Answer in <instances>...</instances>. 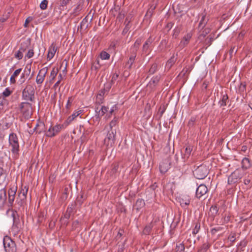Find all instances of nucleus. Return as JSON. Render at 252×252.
I'll return each instance as SVG.
<instances>
[{"instance_id":"1","label":"nucleus","mask_w":252,"mask_h":252,"mask_svg":"<svg viewBox=\"0 0 252 252\" xmlns=\"http://www.w3.org/2000/svg\"><path fill=\"white\" fill-rule=\"evenodd\" d=\"M8 142L12 154L17 157L20 151L19 140L17 134L14 132L10 133L9 135Z\"/></svg>"},{"instance_id":"2","label":"nucleus","mask_w":252,"mask_h":252,"mask_svg":"<svg viewBox=\"0 0 252 252\" xmlns=\"http://www.w3.org/2000/svg\"><path fill=\"white\" fill-rule=\"evenodd\" d=\"M35 91L32 85H27L22 91V99L26 101H34Z\"/></svg>"},{"instance_id":"3","label":"nucleus","mask_w":252,"mask_h":252,"mask_svg":"<svg viewBox=\"0 0 252 252\" xmlns=\"http://www.w3.org/2000/svg\"><path fill=\"white\" fill-rule=\"evenodd\" d=\"M244 176V172L239 169L233 171L228 177L227 183L229 185H235L239 182Z\"/></svg>"},{"instance_id":"4","label":"nucleus","mask_w":252,"mask_h":252,"mask_svg":"<svg viewBox=\"0 0 252 252\" xmlns=\"http://www.w3.org/2000/svg\"><path fill=\"white\" fill-rule=\"evenodd\" d=\"M19 109L25 119H29L32 115V105L29 102H21L19 105Z\"/></svg>"},{"instance_id":"5","label":"nucleus","mask_w":252,"mask_h":252,"mask_svg":"<svg viewBox=\"0 0 252 252\" xmlns=\"http://www.w3.org/2000/svg\"><path fill=\"white\" fill-rule=\"evenodd\" d=\"M193 175L198 179H204L209 173V170L205 165L201 164L193 171Z\"/></svg>"},{"instance_id":"6","label":"nucleus","mask_w":252,"mask_h":252,"mask_svg":"<svg viewBox=\"0 0 252 252\" xmlns=\"http://www.w3.org/2000/svg\"><path fill=\"white\" fill-rule=\"evenodd\" d=\"M3 244L6 252H16V244L9 237L6 236L3 238Z\"/></svg>"},{"instance_id":"7","label":"nucleus","mask_w":252,"mask_h":252,"mask_svg":"<svg viewBox=\"0 0 252 252\" xmlns=\"http://www.w3.org/2000/svg\"><path fill=\"white\" fill-rule=\"evenodd\" d=\"M116 129L111 128L108 130L106 137L104 139V143L107 146L112 147L116 141Z\"/></svg>"},{"instance_id":"8","label":"nucleus","mask_w":252,"mask_h":252,"mask_svg":"<svg viewBox=\"0 0 252 252\" xmlns=\"http://www.w3.org/2000/svg\"><path fill=\"white\" fill-rule=\"evenodd\" d=\"M64 128L61 124H57L54 126H51L45 133L47 137H53L58 134L62 129Z\"/></svg>"},{"instance_id":"9","label":"nucleus","mask_w":252,"mask_h":252,"mask_svg":"<svg viewBox=\"0 0 252 252\" xmlns=\"http://www.w3.org/2000/svg\"><path fill=\"white\" fill-rule=\"evenodd\" d=\"M93 17L89 18V15H87L81 21L80 25L77 28V31H79L81 34L83 32H86L89 24L92 22Z\"/></svg>"},{"instance_id":"10","label":"nucleus","mask_w":252,"mask_h":252,"mask_svg":"<svg viewBox=\"0 0 252 252\" xmlns=\"http://www.w3.org/2000/svg\"><path fill=\"white\" fill-rule=\"evenodd\" d=\"M208 192V189L206 185L204 184L200 185L196 189L195 195L197 198H201L202 197H204L205 199L206 194Z\"/></svg>"},{"instance_id":"11","label":"nucleus","mask_w":252,"mask_h":252,"mask_svg":"<svg viewBox=\"0 0 252 252\" xmlns=\"http://www.w3.org/2000/svg\"><path fill=\"white\" fill-rule=\"evenodd\" d=\"M95 116L97 118L100 119L104 114L108 111L109 108L105 106L100 105L95 106Z\"/></svg>"},{"instance_id":"12","label":"nucleus","mask_w":252,"mask_h":252,"mask_svg":"<svg viewBox=\"0 0 252 252\" xmlns=\"http://www.w3.org/2000/svg\"><path fill=\"white\" fill-rule=\"evenodd\" d=\"M12 216L13 217V223L11 229L15 234H18L21 228L20 221L18 218H16L15 213H12Z\"/></svg>"},{"instance_id":"13","label":"nucleus","mask_w":252,"mask_h":252,"mask_svg":"<svg viewBox=\"0 0 252 252\" xmlns=\"http://www.w3.org/2000/svg\"><path fill=\"white\" fill-rule=\"evenodd\" d=\"M47 72L48 68L46 67L39 70L36 78V82L37 84H41L43 82Z\"/></svg>"},{"instance_id":"14","label":"nucleus","mask_w":252,"mask_h":252,"mask_svg":"<svg viewBox=\"0 0 252 252\" xmlns=\"http://www.w3.org/2000/svg\"><path fill=\"white\" fill-rule=\"evenodd\" d=\"M45 126L44 124L42 122H38L35 127L33 128V131H35L38 134H41L42 132L46 133Z\"/></svg>"},{"instance_id":"15","label":"nucleus","mask_w":252,"mask_h":252,"mask_svg":"<svg viewBox=\"0 0 252 252\" xmlns=\"http://www.w3.org/2000/svg\"><path fill=\"white\" fill-rule=\"evenodd\" d=\"M209 19V16H207L206 14H202L201 18L198 25V29L200 31L203 30L206 25L208 23Z\"/></svg>"},{"instance_id":"16","label":"nucleus","mask_w":252,"mask_h":252,"mask_svg":"<svg viewBox=\"0 0 252 252\" xmlns=\"http://www.w3.org/2000/svg\"><path fill=\"white\" fill-rule=\"evenodd\" d=\"M221 98L219 102V104L220 107L226 106L228 102V96L226 92H221L220 93Z\"/></svg>"},{"instance_id":"17","label":"nucleus","mask_w":252,"mask_h":252,"mask_svg":"<svg viewBox=\"0 0 252 252\" xmlns=\"http://www.w3.org/2000/svg\"><path fill=\"white\" fill-rule=\"evenodd\" d=\"M154 39L151 36H150L144 43L143 45L142 51L143 53L146 54L149 51V47L152 42L154 41Z\"/></svg>"},{"instance_id":"18","label":"nucleus","mask_w":252,"mask_h":252,"mask_svg":"<svg viewBox=\"0 0 252 252\" xmlns=\"http://www.w3.org/2000/svg\"><path fill=\"white\" fill-rule=\"evenodd\" d=\"M57 48L55 47V45L54 44V43H52L48 49L47 57V59L48 61H50L54 57Z\"/></svg>"},{"instance_id":"19","label":"nucleus","mask_w":252,"mask_h":252,"mask_svg":"<svg viewBox=\"0 0 252 252\" xmlns=\"http://www.w3.org/2000/svg\"><path fill=\"white\" fill-rule=\"evenodd\" d=\"M177 54L175 55L173 54L170 58L167 61L166 65H165V68H167L168 70L170 69L171 67L174 64L175 62L177 61Z\"/></svg>"},{"instance_id":"20","label":"nucleus","mask_w":252,"mask_h":252,"mask_svg":"<svg viewBox=\"0 0 252 252\" xmlns=\"http://www.w3.org/2000/svg\"><path fill=\"white\" fill-rule=\"evenodd\" d=\"M6 200V191L5 188L0 189V206H3Z\"/></svg>"},{"instance_id":"21","label":"nucleus","mask_w":252,"mask_h":252,"mask_svg":"<svg viewBox=\"0 0 252 252\" xmlns=\"http://www.w3.org/2000/svg\"><path fill=\"white\" fill-rule=\"evenodd\" d=\"M190 38H191V36L189 34H188L186 35H185V36H184L183 39H182V40L180 42V46L182 48L185 47L186 46H187L189 44Z\"/></svg>"},{"instance_id":"22","label":"nucleus","mask_w":252,"mask_h":252,"mask_svg":"<svg viewBox=\"0 0 252 252\" xmlns=\"http://www.w3.org/2000/svg\"><path fill=\"white\" fill-rule=\"evenodd\" d=\"M192 151V148L190 145H187L185 149V153L182 158L184 160L187 159L190 156Z\"/></svg>"},{"instance_id":"23","label":"nucleus","mask_w":252,"mask_h":252,"mask_svg":"<svg viewBox=\"0 0 252 252\" xmlns=\"http://www.w3.org/2000/svg\"><path fill=\"white\" fill-rule=\"evenodd\" d=\"M190 202V198L189 196L184 195L180 200V203L182 206L189 205Z\"/></svg>"},{"instance_id":"24","label":"nucleus","mask_w":252,"mask_h":252,"mask_svg":"<svg viewBox=\"0 0 252 252\" xmlns=\"http://www.w3.org/2000/svg\"><path fill=\"white\" fill-rule=\"evenodd\" d=\"M27 197L20 193L18 192V197L16 200L17 203L20 206H22L25 201Z\"/></svg>"},{"instance_id":"25","label":"nucleus","mask_w":252,"mask_h":252,"mask_svg":"<svg viewBox=\"0 0 252 252\" xmlns=\"http://www.w3.org/2000/svg\"><path fill=\"white\" fill-rule=\"evenodd\" d=\"M7 177L5 171L3 168L0 167V185H2L5 182Z\"/></svg>"},{"instance_id":"26","label":"nucleus","mask_w":252,"mask_h":252,"mask_svg":"<svg viewBox=\"0 0 252 252\" xmlns=\"http://www.w3.org/2000/svg\"><path fill=\"white\" fill-rule=\"evenodd\" d=\"M145 205V203L144 200L143 199H138L135 203V206L136 207V209L137 211L140 210L142 208H143Z\"/></svg>"},{"instance_id":"27","label":"nucleus","mask_w":252,"mask_h":252,"mask_svg":"<svg viewBox=\"0 0 252 252\" xmlns=\"http://www.w3.org/2000/svg\"><path fill=\"white\" fill-rule=\"evenodd\" d=\"M58 71V68L57 67L53 68L49 76V82L50 83H52L53 81L57 76Z\"/></svg>"},{"instance_id":"28","label":"nucleus","mask_w":252,"mask_h":252,"mask_svg":"<svg viewBox=\"0 0 252 252\" xmlns=\"http://www.w3.org/2000/svg\"><path fill=\"white\" fill-rule=\"evenodd\" d=\"M136 56V53H133L132 55H131L126 63V65H127V68L130 69L131 68L132 65L134 63L135 61V59Z\"/></svg>"},{"instance_id":"29","label":"nucleus","mask_w":252,"mask_h":252,"mask_svg":"<svg viewBox=\"0 0 252 252\" xmlns=\"http://www.w3.org/2000/svg\"><path fill=\"white\" fill-rule=\"evenodd\" d=\"M169 168V165L167 162H162L159 164V169L161 173H165Z\"/></svg>"},{"instance_id":"30","label":"nucleus","mask_w":252,"mask_h":252,"mask_svg":"<svg viewBox=\"0 0 252 252\" xmlns=\"http://www.w3.org/2000/svg\"><path fill=\"white\" fill-rule=\"evenodd\" d=\"M30 45V41L27 40L26 41L23 42L21 44V46L19 50L23 53L29 47Z\"/></svg>"},{"instance_id":"31","label":"nucleus","mask_w":252,"mask_h":252,"mask_svg":"<svg viewBox=\"0 0 252 252\" xmlns=\"http://www.w3.org/2000/svg\"><path fill=\"white\" fill-rule=\"evenodd\" d=\"M153 227V224L152 222L147 225L143 230V233L145 235H149L151 233Z\"/></svg>"},{"instance_id":"32","label":"nucleus","mask_w":252,"mask_h":252,"mask_svg":"<svg viewBox=\"0 0 252 252\" xmlns=\"http://www.w3.org/2000/svg\"><path fill=\"white\" fill-rule=\"evenodd\" d=\"M242 164L243 168L248 169L250 168L251 166L250 160L247 158H244L242 161Z\"/></svg>"},{"instance_id":"33","label":"nucleus","mask_w":252,"mask_h":252,"mask_svg":"<svg viewBox=\"0 0 252 252\" xmlns=\"http://www.w3.org/2000/svg\"><path fill=\"white\" fill-rule=\"evenodd\" d=\"M86 199V197L82 193L80 196H78L76 200V204L78 205L80 207L81 206L84 200Z\"/></svg>"},{"instance_id":"34","label":"nucleus","mask_w":252,"mask_h":252,"mask_svg":"<svg viewBox=\"0 0 252 252\" xmlns=\"http://www.w3.org/2000/svg\"><path fill=\"white\" fill-rule=\"evenodd\" d=\"M210 246V244L207 242L204 243L199 249L197 252H207Z\"/></svg>"},{"instance_id":"35","label":"nucleus","mask_w":252,"mask_h":252,"mask_svg":"<svg viewBox=\"0 0 252 252\" xmlns=\"http://www.w3.org/2000/svg\"><path fill=\"white\" fill-rule=\"evenodd\" d=\"M125 23H126V26L122 32V34L125 35L129 31L131 26L130 25V21H128L127 18L125 20Z\"/></svg>"},{"instance_id":"36","label":"nucleus","mask_w":252,"mask_h":252,"mask_svg":"<svg viewBox=\"0 0 252 252\" xmlns=\"http://www.w3.org/2000/svg\"><path fill=\"white\" fill-rule=\"evenodd\" d=\"M71 0H60V9L63 10Z\"/></svg>"},{"instance_id":"37","label":"nucleus","mask_w":252,"mask_h":252,"mask_svg":"<svg viewBox=\"0 0 252 252\" xmlns=\"http://www.w3.org/2000/svg\"><path fill=\"white\" fill-rule=\"evenodd\" d=\"M142 42V39L141 38H139L136 39L134 45H133V48H134V53H136L138 49H139V46Z\"/></svg>"},{"instance_id":"38","label":"nucleus","mask_w":252,"mask_h":252,"mask_svg":"<svg viewBox=\"0 0 252 252\" xmlns=\"http://www.w3.org/2000/svg\"><path fill=\"white\" fill-rule=\"evenodd\" d=\"M17 188L16 186H10V188L8 191V195L15 196L17 191Z\"/></svg>"},{"instance_id":"39","label":"nucleus","mask_w":252,"mask_h":252,"mask_svg":"<svg viewBox=\"0 0 252 252\" xmlns=\"http://www.w3.org/2000/svg\"><path fill=\"white\" fill-rule=\"evenodd\" d=\"M185 246L183 243L176 244L175 252H183L185 251Z\"/></svg>"},{"instance_id":"40","label":"nucleus","mask_w":252,"mask_h":252,"mask_svg":"<svg viewBox=\"0 0 252 252\" xmlns=\"http://www.w3.org/2000/svg\"><path fill=\"white\" fill-rule=\"evenodd\" d=\"M103 96L101 94H97L95 103V106L100 105L103 103Z\"/></svg>"},{"instance_id":"41","label":"nucleus","mask_w":252,"mask_h":252,"mask_svg":"<svg viewBox=\"0 0 252 252\" xmlns=\"http://www.w3.org/2000/svg\"><path fill=\"white\" fill-rule=\"evenodd\" d=\"M118 123V119L116 117L114 118V119L110 122L109 124V129L111 130V128H113L115 127Z\"/></svg>"},{"instance_id":"42","label":"nucleus","mask_w":252,"mask_h":252,"mask_svg":"<svg viewBox=\"0 0 252 252\" xmlns=\"http://www.w3.org/2000/svg\"><path fill=\"white\" fill-rule=\"evenodd\" d=\"M158 69V65L157 63H153L151 66L149 70V74L152 75L155 73Z\"/></svg>"},{"instance_id":"43","label":"nucleus","mask_w":252,"mask_h":252,"mask_svg":"<svg viewBox=\"0 0 252 252\" xmlns=\"http://www.w3.org/2000/svg\"><path fill=\"white\" fill-rule=\"evenodd\" d=\"M223 229H224L223 227H222L221 226H218L217 227H215L211 229V233H212V235H214L217 232L222 231Z\"/></svg>"},{"instance_id":"44","label":"nucleus","mask_w":252,"mask_h":252,"mask_svg":"<svg viewBox=\"0 0 252 252\" xmlns=\"http://www.w3.org/2000/svg\"><path fill=\"white\" fill-rule=\"evenodd\" d=\"M31 65H27L22 74L26 77H28L31 73Z\"/></svg>"},{"instance_id":"45","label":"nucleus","mask_w":252,"mask_h":252,"mask_svg":"<svg viewBox=\"0 0 252 252\" xmlns=\"http://www.w3.org/2000/svg\"><path fill=\"white\" fill-rule=\"evenodd\" d=\"M200 228V223L197 221L195 224L194 228L193 229L192 233L193 234H196L198 232Z\"/></svg>"},{"instance_id":"46","label":"nucleus","mask_w":252,"mask_h":252,"mask_svg":"<svg viewBox=\"0 0 252 252\" xmlns=\"http://www.w3.org/2000/svg\"><path fill=\"white\" fill-rule=\"evenodd\" d=\"M119 44V40H116L113 41L111 42V43L110 44L109 48L111 49L115 50V49L117 47H118Z\"/></svg>"},{"instance_id":"47","label":"nucleus","mask_w":252,"mask_h":252,"mask_svg":"<svg viewBox=\"0 0 252 252\" xmlns=\"http://www.w3.org/2000/svg\"><path fill=\"white\" fill-rule=\"evenodd\" d=\"M112 168L111 171V173L113 174H115L118 171L119 164L118 163H114L112 165Z\"/></svg>"},{"instance_id":"48","label":"nucleus","mask_w":252,"mask_h":252,"mask_svg":"<svg viewBox=\"0 0 252 252\" xmlns=\"http://www.w3.org/2000/svg\"><path fill=\"white\" fill-rule=\"evenodd\" d=\"M100 57L102 60H108L110 56L107 52L102 51L100 54Z\"/></svg>"},{"instance_id":"49","label":"nucleus","mask_w":252,"mask_h":252,"mask_svg":"<svg viewBox=\"0 0 252 252\" xmlns=\"http://www.w3.org/2000/svg\"><path fill=\"white\" fill-rule=\"evenodd\" d=\"M73 120V117H72L71 116L68 117L66 120L62 124L63 127L65 128L68 126Z\"/></svg>"},{"instance_id":"50","label":"nucleus","mask_w":252,"mask_h":252,"mask_svg":"<svg viewBox=\"0 0 252 252\" xmlns=\"http://www.w3.org/2000/svg\"><path fill=\"white\" fill-rule=\"evenodd\" d=\"M15 198V196L8 195V206L9 207H12L13 206Z\"/></svg>"},{"instance_id":"51","label":"nucleus","mask_w":252,"mask_h":252,"mask_svg":"<svg viewBox=\"0 0 252 252\" xmlns=\"http://www.w3.org/2000/svg\"><path fill=\"white\" fill-rule=\"evenodd\" d=\"M252 181V174H249L247 177L244 179V183L247 185L250 184Z\"/></svg>"},{"instance_id":"52","label":"nucleus","mask_w":252,"mask_h":252,"mask_svg":"<svg viewBox=\"0 0 252 252\" xmlns=\"http://www.w3.org/2000/svg\"><path fill=\"white\" fill-rule=\"evenodd\" d=\"M81 9L82 6L80 4H78L73 10V14L74 15V16L78 15Z\"/></svg>"},{"instance_id":"53","label":"nucleus","mask_w":252,"mask_h":252,"mask_svg":"<svg viewBox=\"0 0 252 252\" xmlns=\"http://www.w3.org/2000/svg\"><path fill=\"white\" fill-rule=\"evenodd\" d=\"M48 1L47 0H43L40 4V8L42 10H45L47 7Z\"/></svg>"},{"instance_id":"54","label":"nucleus","mask_w":252,"mask_h":252,"mask_svg":"<svg viewBox=\"0 0 252 252\" xmlns=\"http://www.w3.org/2000/svg\"><path fill=\"white\" fill-rule=\"evenodd\" d=\"M159 79H160V76H155L154 77H153L150 83L151 84H153L154 85H156L158 84V82L159 80Z\"/></svg>"},{"instance_id":"55","label":"nucleus","mask_w":252,"mask_h":252,"mask_svg":"<svg viewBox=\"0 0 252 252\" xmlns=\"http://www.w3.org/2000/svg\"><path fill=\"white\" fill-rule=\"evenodd\" d=\"M12 93V91H11L9 88H6L4 91L2 93V95L4 97H8Z\"/></svg>"},{"instance_id":"56","label":"nucleus","mask_w":252,"mask_h":252,"mask_svg":"<svg viewBox=\"0 0 252 252\" xmlns=\"http://www.w3.org/2000/svg\"><path fill=\"white\" fill-rule=\"evenodd\" d=\"M28 189L29 188L28 187L25 186L24 188H22L21 190H19V191L18 192L20 193L21 194H22L27 197Z\"/></svg>"},{"instance_id":"57","label":"nucleus","mask_w":252,"mask_h":252,"mask_svg":"<svg viewBox=\"0 0 252 252\" xmlns=\"http://www.w3.org/2000/svg\"><path fill=\"white\" fill-rule=\"evenodd\" d=\"M155 9V6H154L153 8H149L146 13V15H145V17H151L152 15H153V13L154 12V11Z\"/></svg>"},{"instance_id":"58","label":"nucleus","mask_w":252,"mask_h":252,"mask_svg":"<svg viewBox=\"0 0 252 252\" xmlns=\"http://www.w3.org/2000/svg\"><path fill=\"white\" fill-rule=\"evenodd\" d=\"M4 136V134L0 131V149H2L3 147V141Z\"/></svg>"},{"instance_id":"59","label":"nucleus","mask_w":252,"mask_h":252,"mask_svg":"<svg viewBox=\"0 0 252 252\" xmlns=\"http://www.w3.org/2000/svg\"><path fill=\"white\" fill-rule=\"evenodd\" d=\"M196 121V118L194 117H191V119L189 120V121L188 122V126L189 127H192L194 126V124Z\"/></svg>"},{"instance_id":"60","label":"nucleus","mask_w":252,"mask_h":252,"mask_svg":"<svg viewBox=\"0 0 252 252\" xmlns=\"http://www.w3.org/2000/svg\"><path fill=\"white\" fill-rule=\"evenodd\" d=\"M117 108V106L116 105H115L114 106H113L110 109V111H109V114H107L105 116V118L106 119H108V118H109L111 115H112V114L113 113V112H114V111Z\"/></svg>"},{"instance_id":"61","label":"nucleus","mask_w":252,"mask_h":252,"mask_svg":"<svg viewBox=\"0 0 252 252\" xmlns=\"http://www.w3.org/2000/svg\"><path fill=\"white\" fill-rule=\"evenodd\" d=\"M228 239L231 243L234 242L236 240V234L235 233H231L228 237Z\"/></svg>"},{"instance_id":"62","label":"nucleus","mask_w":252,"mask_h":252,"mask_svg":"<svg viewBox=\"0 0 252 252\" xmlns=\"http://www.w3.org/2000/svg\"><path fill=\"white\" fill-rule=\"evenodd\" d=\"M209 32V29H205L204 31H203L199 34V38H201V37L204 38L206 35L208 34V33Z\"/></svg>"},{"instance_id":"63","label":"nucleus","mask_w":252,"mask_h":252,"mask_svg":"<svg viewBox=\"0 0 252 252\" xmlns=\"http://www.w3.org/2000/svg\"><path fill=\"white\" fill-rule=\"evenodd\" d=\"M73 98L72 96L69 97L65 107L67 109H69L70 107L72 102L73 101Z\"/></svg>"},{"instance_id":"64","label":"nucleus","mask_w":252,"mask_h":252,"mask_svg":"<svg viewBox=\"0 0 252 252\" xmlns=\"http://www.w3.org/2000/svg\"><path fill=\"white\" fill-rule=\"evenodd\" d=\"M33 55H34L33 50L32 49H30L28 51L27 54H26V57H27L28 59H30L33 57Z\"/></svg>"}]
</instances>
